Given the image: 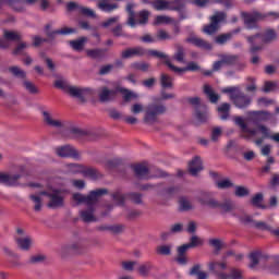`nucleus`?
Here are the masks:
<instances>
[{
    "label": "nucleus",
    "instance_id": "obj_39",
    "mask_svg": "<svg viewBox=\"0 0 279 279\" xmlns=\"http://www.w3.org/2000/svg\"><path fill=\"white\" fill-rule=\"evenodd\" d=\"M173 250V244H162L157 246L156 252L159 256H171V251Z\"/></svg>",
    "mask_w": 279,
    "mask_h": 279
},
{
    "label": "nucleus",
    "instance_id": "obj_57",
    "mask_svg": "<svg viewBox=\"0 0 279 279\" xmlns=\"http://www.w3.org/2000/svg\"><path fill=\"white\" fill-rule=\"evenodd\" d=\"M23 86L31 93V95H38L39 93L38 87H36V85L29 81H24Z\"/></svg>",
    "mask_w": 279,
    "mask_h": 279
},
{
    "label": "nucleus",
    "instance_id": "obj_60",
    "mask_svg": "<svg viewBox=\"0 0 279 279\" xmlns=\"http://www.w3.org/2000/svg\"><path fill=\"white\" fill-rule=\"evenodd\" d=\"M217 189L226 190V189H232L234 186V183L230 181V179H223L221 181H218L216 183Z\"/></svg>",
    "mask_w": 279,
    "mask_h": 279
},
{
    "label": "nucleus",
    "instance_id": "obj_44",
    "mask_svg": "<svg viewBox=\"0 0 279 279\" xmlns=\"http://www.w3.org/2000/svg\"><path fill=\"white\" fill-rule=\"evenodd\" d=\"M58 254L62 258H69V256H74L73 255V248L70 245H63L58 250Z\"/></svg>",
    "mask_w": 279,
    "mask_h": 279
},
{
    "label": "nucleus",
    "instance_id": "obj_48",
    "mask_svg": "<svg viewBox=\"0 0 279 279\" xmlns=\"http://www.w3.org/2000/svg\"><path fill=\"white\" fill-rule=\"evenodd\" d=\"M151 263H146L143 264L138 267V274L140 276H142V278H148L149 277V272L151 271Z\"/></svg>",
    "mask_w": 279,
    "mask_h": 279
},
{
    "label": "nucleus",
    "instance_id": "obj_16",
    "mask_svg": "<svg viewBox=\"0 0 279 279\" xmlns=\"http://www.w3.org/2000/svg\"><path fill=\"white\" fill-rule=\"evenodd\" d=\"M257 130H259V132H262L263 136L255 141V145H263V141H265V138H271V141L279 143V133L271 135V131L269 130V128H267L263 124H259L257 126Z\"/></svg>",
    "mask_w": 279,
    "mask_h": 279
},
{
    "label": "nucleus",
    "instance_id": "obj_26",
    "mask_svg": "<svg viewBox=\"0 0 279 279\" xmlns=\"http://www.w3.org/2000/svg\"><path fill=\"white\" fill-rule=\"evenodd\" d=\"M70 134H72L73 138H84V136L89 137L90 141L95 140V133L86 130H82L77 126H73L70 129Z\"/></svg>",
    "mask_w": 279,
    "mask_h": 279
},
{
    "label": "nucleus",
    "instance_id": "obj_33",
    "mask_svg": "<svg viewBox=\"0 0 279 279\" xmlns=\"http://www.w3.org/2000/svg\"><path fill=\"white\" fill-rule=\"evenodd\" d=\"M86 43H88V38L87 37H81L78 39L71 40L70 41V47H72V49L74 51H84V47H85Z\"/></svg>",
    "mask_w": 279,
    "mask_h": 279
},
{
    "label": "nucleus",
    "instance_id": "obj_11",
    "mask_svg": "<svg viewBox=\"0 0 279 279\" xmlns=\"http://www.w3.org/2000/svg\"><path fill=\"white\" fill-rule=\"evenodd\" d=\"M169 10L171 12H178L179 21H185V19H189V14L186 13V0H171Z\"/></svg>",
    "mask_w": 279,
    "mask_h": 279
},
{
    "label": "nucleus",
    "instance_id": "obj_15",
    "mask_svg": "<svg viewBox=\"0 0 279 279\" xmlns=\"http://www.w3.org/2000/svg\"><path fill=\"white\" fill-rule=\"evenodd\" d=\"M98 97L100 104H110V101L117 99V89H110L107 86H104L100 88Z\"/></svg>",
    "mask_w": 279,
    "mask_h": 279
},
{
    "label": "nucleus",
    "instance_id": "obj_55",
    "mask_svg": "<svg viewBox=\"0 0 279 279\" xmlns=\"http://www.w3.org/2000/svg\"><path fill=\"white\" fill-rule=\"evenodd\" d=\"M173 20L167 15H157L153 25H169Z\"/></svg>",
    "mask_w": 279,
    "mask_h": 279
},
{
    "label": "nucleus",
    "instance_id": "obj_32",
    "mask_svg": "<svg viewBox=\"0 0 279 279\" xmlns=\"http://www.w3.org/2000/svg\"><path fill=\"white\" fill-rule=\"evenodd\" d=\"M230 104L229 102H223L218 107V113H219V119L221 121H228L230 119Z\"/></svg>",
    "mask_w": 279,
    "mask_h": 279
},
{
    "label": "nucleus",
    "instance_id": "obj_5",
    "mask_svg": "<svg viewBox=\"0 0 279 279\" xmlns=\"http://www.w3.org/2000/svg\"><path fill=\"white\" fill-rule=\"evenodd\" d=\"M148 56H153V58H160L163 61V64L168 66V69H171L173 73H178L179 75H182V73H186V71H191L192 73H195L197 71H202V68L197 62L191 61L186 64L185 68H178L171 63V60H169V56L165 54V52H160L158 50H149Z\"/></svg>",
    "mask_w": 279,
    "mask_h": 279
},
{
    "label": "nucleus",
    "instance_id": "obj_51",
    "mask_svg": "<svg viewBox=\"0 0 279 279\" xmlns=\"http://www.w3.org/2000/svg\"><path fill=\"white\" fill-rule=\"evenodd\" d=\"M98 8L102 12H113V10L119 9V4H117V3L110 4V3H106V2H100V3H98Z\"/></svg>",
    "mask_w": 279,
    "mask_h": 279
},
{
    "label": "nucleus",
    "instance_id": "obj_59",
    "mask_svg": "<svg viewBox=\"0 0 279 279\" xmlns=\"http://www.w3.org/2000/svg\"><path fill=\"white\" fill-rule=\"evenodd\" d=\"M129 199L133 202V204H143V194L136 193V192H131L128 194Z\"/></svg>",
    "mask_w": 279,
    "mask_h": 279
},
{
    "label": "nucleus",
    "instance_id": "obj_49",
    "mask_svg": "<svg viewBox=\"0 0 279 279\" xmlns=\"http://www.w3.org/2000/svg\"><path fill=\"white\" fill-rule=\"evenodd\" d=\"M215 208H220L221 213H230L232 210V203L230 201L223 203L216 201Z\"/></svg>",
    "mask_w": 279,
    "mask_h": 279
},
{
    "label": "nucleus",
    "instance_id": "obj_62",
    "mask_svg": "<svg viewBox=\"0 0 279 279\" xmlns=\"http://www.w3.org/2000/svg\"><path fill=\"white\" fill-rule=\"evenodd\" d=\"M78 12L83 16H88L89 19H97V14L95 13V11L86 7H81Z\"/></svg>",
    "mask_w": 279,
    "mask_h": 279
},
{
    "label": "nucleus",
    "instance_id": "obj_3",
    "mask_svg": "<svg viewBox=\"0 0 279 279\" xmlns=\"http://www.w3.org/2000/svg\"><path fill=\"white\" fill-rule=\"evenodd\" d=\"M221 93L229 95V99L232 101L233 106L240 110H245L252 106V97L241 92L240 86L225 87L221 89Z\"/></svg>",
    "mask_w": 279,
    "mask_h": 279
},
{
    "label": "nucleus",
    "instance_id": "obj_45",
    "mask_svg": "<svg viewBox=\"0 0 279 279\" xmlns=\"http://www.w3.org/2000/svg\"><path fill=\"white\" fill-rule=\"evenodd\" d=\"M150 66L151 65L147 62H133L131 64V69H134V71H142L143 73H147Z\"/></svg>",
    "mask_w": 279,
    "mask_h": 279
},
{
    "label": "nucleus",
    "instance_id": "obj_43",
    "mask_svg": "<svg viewBox=\"0 0 279 279\" xmlns=\"http://www.w3.org/2000/svg\"><path fill=\"white\" fill-rule=\"evenodd\" d=\"M175 53L173 54V60H175L177 62H181V63H184V58L186 56V52L184 50V47L181 46V45H177L175 46Z\"/></svg>",
    "mask_w": 279,
    "mask_h": 279
},
{
    "label": "nucleus",
    "instance_id": "obj_23",
    "mask_svg": "<svg viewBox=\"0 0 279 279\" xmlns=\"http://www.w3.org/2000/svg\"><path fill=\"white\" fill-rule=\"evenodd\" d=\"M192 3L193 5H196V8H206L209 3H221L222 5H226V8H232L231 0H193Z\"/></svg>",
    "mask_w": 279,
    "mask_h": 279
},
{
    "label": "nucleus",
    "instance_id": "obj_30",
    "mask_svg": "<svg viewBox=\"0 0 279 279\" xmlns=\"http://www.w3.org/2000/svg\"><path fill=\"white\" fill-rule=\"evenodd\" d=\"M198 202L202 204V206H207L208 208L213 209H215V206H217V199L213 198L208 193H203L198 197Z\"/></svg>",
    "mask_w": 279,
    "mask_h": 279
},
{
    "label": "nucleus",
    "instance_id": "obj_28",
    "mask_svg": "<svg viewBox=\"0 0 279 279\" xmlns=\"http://www.w3.org/2000/svg\"><path fill=\"white\" fill-rule=\"evenodd\" d=\"M203 93L204 95H206L207 99H209L210 104H217V101H219V99L221 98L219 94L215 93L213 86L208 84L204 85Z\"/></svg>",
    "mask_w": 279,
    "mask_h": 279
},
{
    "label": "nucleus",
    "instance_id": "obj_58",
    "mask_svg": "<svg viewBox=\"0 0 279 279\" xmlns=\"http://www.w3.org/2000/svg\"><path fill=\"white\" fill-rule=\"evenodd\" d=\"M234 195L235 197H247V195H250V190L245 186L236 185Z\"/></svg>",
    "mask_w": 279,
    "mask_h": 279
},
{
    "label": "nucleus",
    "instance_id": "obj_34",
    "mask_svg": "<svg viewBox=\"0 0 279 279\" xmlns=\"http://www.w3.org/2000/svg\"><path fill=\"white\" fill-rule=\"evenodd\" d=\"M195 118L199 121V123H206V121H208V109L206 107H196Z\"/></svg>",
    "mask_w": 279,
    "mask_h": 279
},
{
    "label": "nucleus",
    "instance_id": "obj_13",
    "mask_svg": "<svg viewBox=\"0 0 279 279\" xmlns=\"http://www.w3.org/2000/svg\"><path fill=\"white\" fill-rule=\"evenodd\" d=\"M57 155L60 158H74L75 160H80V153L71 145L58 147Z\"/></svg>",
    "mask_w": 279,
    "mask_h": 279
},
{
    "label": "nucleus",
    "instance_id": "obj_42",
    "mask_svg": "<svg viewBox=\"0 0 279 279\" xmlns=\"http://www.w3.org/2000/svg\"><path fill=\"white\" fill-rule=\"evenodd\" d=\"M202 266L199 264L194 265L190 270V276H197V279H208V274L199 271Z\"/></svg>",
    "mask_w": 279,
    "mask_h": 279
},
{
    "label": "nucleus",
    "instance_id": "obj_63",
    "mask_svg": "<svg viewBox=\"0 0 279 279\" xmlns=\"http://www.w3.org/2000/svg\"><path fill=\"white\" fill-rule=\"evenodd\" d=\"M278 87V84L271 82V81H266L263 87V93H272V90H276Z\"/></svg>",
    "mask_w": 279,
    "mask_h": 279
},
{
    "label": "nucleus",
    "instance_id": "obj_10",
    "mask_svg": "<svg viewBox=\"0 0 279 279\" xmlns=\"http://www.w3.org/2000/svg\"><path fill=\"white\" fill-rule=\"evenodd\" d=\"M44 32L49 40H56L57 36H69L75 34L76 29L71 27H63L61 29L51 31V24H46Z\"/></svg>",
    "mask_w": 279,
    "mask_h": 279
},
{
    "label": "nucleus",
    "instance_id": "obj_37",
    "mask_svg": "<svg viewBox=\"0 0 279 279\" xmlns=\"http://www.w3.org/2000/svg\"><path fill=\"white\" fill-rule=\"evenodd\" d=\"M170 1L168 0H155L151 2V7L157 12H163L165 10H169Z\"/></svg>",
    "mask_w": 279,
    "mask_h": 279
},
{
    "label": "nucleus",
    "instance_id": "obj_40",
    "mask_svg": "<svg viewBox=\"0 0 279 279\" xmlns=\"http://www.w3.org/2000/svg\"><path fill=\"white\" fill-rule=\"evenodd\" d=\"M112 71H114V64L112 63L102 64L98 68L97 75H99L100 77H104L105 75H110Z\"/></svg>",
    "mask_w": 279,
    "mask_h": 279
},
{
    "label": "nucleus",
    "instance_id": "obj_31",
    "mask_svg": "<svg viewBox=\"0 0 279 279\" xmlns=\"http://www.w3.org/2000/svg\"><path fill=\"white\" fill-rule=\"evenodd\" d=\"M15 243L17 244V247L22 250L23 252H29L32 250V238H16Z\"/></svg>",
    "mask_w": 279,
    "mask_h": 279
},
{
    "label": "nucleus",
    "instance_id": "obj_7",
    "mask_svg": "<svg viewBox=\"0 0 279 279\" xmlns=\"http://www.w3.org/2000/svg\"><path fill=\"white\" fill-rule=\"evenodd\" d=\"M204 245V240L198 235H192L190 242L178 246L177 248V263L179 265H187L189 258L186 257V252L189 250H195V247H202Z\"/></svg>",
    "mask_w": 279,
    "mask_h": 279
},
{
    "label": "nucleus",
    "instance_id": "obj_17",
    "mask_svg": "<svg viewBox=\"0 0 279 279\" xmlns=\"http://www.w3.org/2000/svg\"><path fill=\"white\" fill-rule=\"evenodd\" d=\"M189 173L194 178L198 175L199 172L204 171V162L202 161V157L195 156L187 166Z\"/></svg>",
    "mask_w": 279,
    "mask_h": 279
},
{
    "label": "nucleus",
    "instance_id": "obj_35",
    "mask_svg": "<svg viewBox=\"0 0 279 279\" xmlns=\"http://www.w3.org/2000/svg\"><path fill=\"white\" fill-rule=\"evenodd\" d=\"M9 73H11V75H13V77H16L17 80H25L27 77V72L19 68V65L10 66Z\"/></svg>",
    "mask_w": 279,
    "mask_h": 279
},
{
    "label": "nucleus",
    "instance_id": "obj_38",
    "mask_svg": "<svg viewBox=\"0 0 279 279\" xmlns=\"http://www.w3.org/2000/svg\"><path fill=\"white\" fill-rule=\"evenodd\" d=\"M264 199H265V197L263 196V193H257L252 197L251 204H252V206H255L256 208H262V210H266L267 206L263 205Z\"/></svg>",
    "mask_w": 279,
    "mask_h": 279
},
{
    "label": "nucleus",
    "instance_id": "obj_61",
    "mask_svg": "<svg viewBox=\"0 0 279 279\" xmlns=\"http://www.w3.org/2000/svg\"><path fill=\"white\" fill-rule=\"evenodd\" d=\"M138 16H140V20H138L140 25H147V23H149V11L147 10L140 11Z\"/></svg>",
    "mask_w": 279,
    "mask_h": 279
},
{
    "label": "nucleus",
    "instance_id": "obj_64",
    "mask_svg": "<svg viewBox=\"0 0 279 279\" xmlns=\"http://www.w3.org/2000/svg\"><path fill=\"white\" fill-rule=\"evenodd\" d=\"M5 40H21V35H17L16 32L4 31Z\"/></svg>",
    "mask_w": 279,
    "mask_h": 279
},
{
    "label": "nucleus",
    "instance_id": "obj_9",
    "mask_svg": "<svg viewBox=\"0 0 279 279\" xmlns=\"http://www.w3.org/2000/svg\"><path fill=\"white\" fill-rule=\"evenodd\" d=\"M222 21H226V13L223 12H218L210 16V23L203 27V33L207 34V36H215L221 28L219 23H222Z\"/></svg>",
    "mask_w": 279,
    "mask_h": 279
},
{
    "label": "nucleus",
    "instance_id": "obj_20",
    "mask_svg": "<svg viewBox=\"0 0 279 279\" xmlns=\"http://www.w3.org/2000/svg\"><path fill=\"white\" fill-rule=\"evenodd\" d=\"M131 169L137 180H145L149 175V168L142 163L131 165Z\"/></svg>",
    "mask_w": 279,
    "mask_h": 279
},
{
    "label": "nucleus",
    "instance_id": "obj_53",
    "mask_svg": "<svg viewBox=\"0 0 279 279\" xmlns=\"http://www.w3.org/2000/svg\"><path fill=\"white\" fill-rule=\"evenodd\" d=\"M179 206L182 213H186L193 209V205H191V202H189V199H186L185 197H181L179 199Z\"/></svg>",
    "mask_w": 279,
    "mask_h": 279
},
{
    "label": "nucleus",
    "instance_id": "obj_24",
    "mask_svg": "<svg viewBox=\"0 0 279 279\" xmlns=\"http://www.w3.org/2000/svg\"><path fill=\"white\" fill-rule=\"evenodd\" d=\"M81 173L84 178H89V180H101L104 178V174L93 167L83 168Z\"/></svg>",
    "mask_w": 279,
    "mask_h": 279
},
{
    "label": "nucleus",
    "instance_id": "obj_1",
    "mask_svg": "<svg viewBox=\"0 0 279 279\" xmlns=\"http://www.w3.org/2000/svg\"><path fill=\"white\" fill-rule=\"evenodd\" d=\"M101 195H108V189H98L90 191L87 196H84L83 194L75 193L73 195L74 202H77L78 204H86L87 209L81 211V218L85 223H93L97 221V218H95V204H97L99 197Z\"/></svg>",
    "mask_w": 279,
    "mask_h": 279
},
{
    "label": "nucleus",
    "instance_id": "obj_50",
    "mask_svg": "<svg viewBox=\"0 0 279 279\" xmlns=\"http://www.w3.org/2000/svg\"><path fill=\"white\" fill-rule=\"evenodd\" d=\"M46 260H47V256H45L44 254H37V255L31 256L27 263L28 265H40Z\"/></svg>",
    "mask_w": 279,
    "mask_h": 279
},
{
    "label": "nucleus",
    "instance_id": "obj_21",
    "mask_svg": "<svg viewBox=\"0 0 279 279\" xmlns=\"http://www.w3.org/2000/svg\"><path fill=\"white\" fill-rule=\"evenodd\" d=\"M185 43H190L194 45V47H198V49H204L205 51L213 50V44L199 38V37H190L185 39Z\"/></svg>",
    "mask_w": 279,
    "mask_h": 279
},
{
    "label": "nucleus",
    "instance_id": "obj_52",
    "mask_svg": "<svg viewBox=\"0 0 279 279\" xmlns=\"http://www.w3.org/2000/svg\"><path fill=\"white\" fill-rule=\"evenodd\" d=\"M228 40H232V34L226 33L215 37L216 45H226Z\"/></svg>",
    "mask_w": 279,
    "mask_h": 279
},
{
    "label": "nucleus",
    "instance_id": "obj_4",
    "mask_svg": "<svg viewBox=\"0 0 279 279\" xmlns=\"http://www.w3.org/2000/svg\"><path fill=\"white\" fill-rule=\"evenodd\" d=\"M54 88H59V90H63V93H69L70 97H74L75 99H80V101H86V95H93L92 88H78L75 86H71L69 81L60 76L59 80L54 81Z\"/></svg>",
    "mask_w": 279,
    "mask_h": 279
},
{
    "label": "nucleus",
    "instance_id": "obj_18",
    "mask_svg": "<svg viewBox=\"0 0 279 279\" xmlns=\"http://www.w3.org/2000/svg\"><path fill=\"white\" fill-rule=\"evenodd\" d=\"M147 53V50H145L143 47H134V48H128L126 50L122 51L121 58L123 60H130V58H143Z\"/></svg>",
    "mask_w": 279,
    "mask_h": 279
},
{
    "label": "nucleus",
    "instance_id": "obj_29",
    "mask_svg": "<svg viewBox=\"0 0 279 279\" xmlns=\"http://www.w3.org/2000/svg\"><path fill=\"white\" fill-rule=\"evenodd\" d=\"M70 245L72 247V254L74 256H80V255L86 254V252H88V245H86V243H84L83 241H77Z\"/></svg>",
    "mask_w": 279,
    "mask_h": 279
},
{
    "label": "nucleus",
    "instance_id": "obj_8",
    "mask_svg": "<svg viewBox=\"0 0 279 279\" xmlns=\"http://www.w3.org/2000/svg\"><path fill=\"white\" fill-rule=\"evenodd\" d=\"M167 113V106L158 102H151L146 107L144 123H156L158 117Z\"/></svg>",
    "mask_w": 279,
    "mask_h": 279
},
{
    "label": "nucleus",
    "instance_id": "obj_19",
    "mask_svg": "<svg viewBox=\"0 0 279 279\" xmlns=\"http://www.w3.org/2000/svg\"><path fill=\"white\" fill-rule=\"evenodd\" d=\"M20 178H23V175L0 172V184H5V186H19Z\"/></svg>",
    "mask_w": 279,
    "mask_h": 279
},
{
    "label": "nucleus",
    "instance_id": "obj_47",
    "mask_svg": "<svg viewBox=\"0 0 279 279\" xmlns=\"http://www.w3.org/2000/svg\"><path fill=\"white\" fill-rule=\"evenodd\" d=\"M19 1L23 0H12V3L9 4V8H11L13 12H19L20 14L27 12L25 5L19 4Z\"/></svg>",
    "mask_w": 279,
    "mask_h": 279
},
{
    "label": "nucleus",
    "instance_id": "obj_25",
    "mask_svg": "<svg viewBox=\"0 0 279 279\" xmlns=\"http://www.w3.org/2000/svg\"><path fill=\"white\" fill-rule=\"evenodd\" d=\"M98 232H112V234H121L123 230H125L124 225H113V226H108V225H101L96 228Z\"/></svg>",
    "mask_w": 279,
    "mask_h": 279
},
{
    "label": "nucleus",
    "instance_id": "obj_27",
    "mask_svg": "<svg viewBox=\"0 0 279 279\" xmlns=\"http://www.w3.org/2000/svg\"><path fill=\"white\" fill-rule=\"evenodd\" d=\"M87 57L92 60H105L106 53H108L107 48H95L86 50Z\"/></svg>",
    "mask_w": 279,
    "mask_h": 279
},
{
    "label": "nucleus",
    "instance_id": "obj_56",
    "mask_svg": "<svg viewBox=\"0 0 279 279\" xmlns=\"http://www.w3.org/2000/svg\"><path fill=\"white\" fill-rule=\"evenodd\" d=\"M238 219H239L240 223H242V226H252L253 228H254V223L256 221L250 215L239 216Z\"/></svg>",
    "mask_w": 279,
    "mask_h": 279
},
{
    "label": "nucleus",
    "instance_id": "obj_36",
    "mask_svg": "<svg viewBox=\"0 0 279 279\" xmlns=\"http://www.w3.org/2000/svg\"><path fill=\"white\" fill-rule=\"evenodd\" d=\"M160 85L163 90H167V88H173V77L169 76V74L161 73Z\"/></svg>",
    "mask_w": 279,
    "mask_h": 279
},
{
    "label": "nucleus",
    "instance_id": "obj_6",
    "mask_svg": "<svg viewBox=\"0 0 279 279\" xmlns=\"http://www.w3.org/2000/svg\"><path fill=\"white\" fill-rule=\"evenodd\" d=\"M244 26L246 29H260V23L262 21H266L267 17L269 16H276L279 19V13L276 12H270V13H260L258 11H253V12H242L241 13Z\"/></svg>",
    "mask_w": 279,
    "mask_h": 279
},
{
    "label": "nucleus",
    "instance_id": "obj_14",
    "mask_svg": "<svg viewBox=\"0 0 279 279\" xmlns=\"http://www.w3.org/2000/svg\"><path fill=\"white\" fill-rule=\"evenodd\" d=\"M61 193L62 192L58 189H54L51 191L48 208L54 209V208H62V206H64V197H62Z\"/></svg>",
    "mask_w": 279,
    "mask_h": 279
},
{
    "label": "nucleus",
    "instance_id": "obj_22",
    "mask_svg": "<svg viewBox=\"0 0 279 279\" xmlns=\"http://www.w3.org/2000/svg\"><path fill=\"white\" fill-rule=\"evenodd\" d=\"M222 62L228 64V66H236L238 71L245 69V64L241 63L236 54L222 56Z\"/></svg>",
    "mask_w": 279,
    "mask_h": 279
},
{
    "label": "nucleus",
    "instance_id": "obj_41",
    "mask_svg": "<svg viewBox=\"0 0 279 279\" xmlns=\"http://www.w3.org/2000/svg\"><path fill=\"white\" fill-rule=\"evenodd\" d=\"M44 121L47 123V125H50L51 128H62V123L59 120L51 119V114H49L48 111L43 112Z\"/></svg>",
    "mask_w": 279,
    "mask_h": 279
},
{
    "label": "nucleus",
    "instance_id": "obj_2",
    "mask_svg": "<svg viewBox=\"0 0 279 279\" xmlns=\"http://www.w3.org/2000/svg\"><path fill=\"white\" fill-rule=\"evenodd\" d=\"M262 38L264 45H270L274 40L278 39V33L274 28H267L264 34L256 33L255 35L246 36V41L250 45V53L256 56L258 51H263V45H256V39Z\"/></svg>",
    "mask_w": 279,
    "mask_h": 279
},
{
    "label": "nucleus",
    "instance_id": "obj_12",
    "mask_svg": "<svg viewBox=\"0 0 279 279\" xmlns=\"http://www.w3.org/2000/svg\"><path fill=\"white\" fill-rule=\"evenodd\" d=\"M234 123L235 125H238V128H240L241 132L245 134L243 138H245L246 141H250V138H254V136L258 134V129H250L247 126V123H245V120H243V117H235Z\"/></svg>",
    "mask_w": 279,
    "mask_h": 279
},
{
    "label": "nucleus",
    "instance_id": "obj_54",
    "mask_svg": "<svg viewBox=\"0 0 279 279\" xmlns=\"http://www.w3.org/2000/svg\"><path fill=\"white\" fill-rule=\"evenodd\" d=\"M251 264L248 265L250 269H254V267H256V265H258V263H260L259 258H260V252H253L250 254L248 256Z\"/></svg>",
    "mask_w": 279,
    "mask_h": 279
},
{
    "label": "nucleus",
    "instance_id": "obj_46",
    "mask_svg": "<svg viewBox=\"0 0 279 279\" xmlns=\"http://www.w3.org/2000/svg\"><path fill=\"white\" fill-rule=\"evenodd\" d=\"M29 199L35 204L34 206L35 213H40V210H43V198L40 196L31 194Z\"/></svg>",
    "mask_w": 279,
    "mask_h": 279
}]
</instances>
